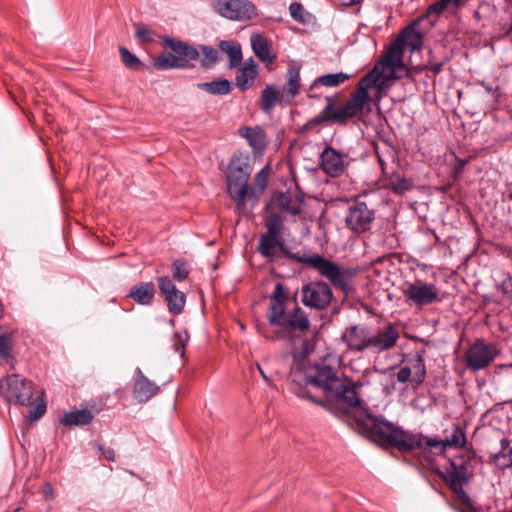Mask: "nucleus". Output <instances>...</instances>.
<instances>
[{
	"label": "nucleus",
	"mask_w": 512,
	"mask_h": 512,
	"mask_svg": "<svg viewBox=\"0 0 512 512\" xmlns=\"http://www.w3.org/2000/svg\"><path fill=\"white\" fill-rule=\"evenodd\" d=\"M403 55L404 42L398 38L374 68L360 80L356 91L344 105L336 108L337 98L326 97V106L311 122L316 125H345L349 119L362 114L371 101H380L386 84L401 77L398 72L404 71L406 77H411L405 68Z\"/></svg>",
	"instance_id": "obj_1"
},
{
	"label": "nucleus",
	"mask_w": 512,
	"mask_h": 512,
	"mask_svg": "<svg viewBox=\"0 0 512 512\" xmlns=\"http://www.w3.org/2000/svg\"><path fill=\"white\" fill-rule=\"evenodd\" d=\"M291 377L293 392L317 405H324V401L313 395L310 388L320 390L327 400L335 401L347 408L360 406L361 400L356 391L357 384L341 379L337 371L325 363L308 366L303 372L300 365L296 364L291 369Z\"/></svg>",
	"instance_id": "obj_2"
},
{
	"label": "nucleus",
	"mask_w": 512,
	"mask_h": 512,
	"mask_svg": "<svg viewBox=\"0 0 512 512\" xmlns=\"http://www.w3.org/2000/svg\"><path fill=\"white\" fill-rule=\"evenodd\" d=\"M370 437L379 445L396 448L401 452L421 450V434L406 432L392 423L376 417H369L365 422Z\"/></svg>",
	"instance_id": "obj_3"
},
{
	"label": "nucleus",
	"mask_w": 512,
	"mask_h": 512,
	"mask_svg": "<svg viewBox=\"0 0 512 512\" xmlns=\"http://www.w3.org/2000/svg\"><path fill=\"white\" fill-rule=\"evenodd\" d=\"M252 172L248 155H235L229 165L226 176L230 197L236 202L239 211L244 210L248 196V181Z\"/></svg>",
	"instance_id": "obj_4"
},
{
	"label": "nucleus",
	"mask_w": 512,
	"mask_h": 512,
	"mask_svg": "<svg viewBox=\"0 0 512 512\" xmlns=\"http://www.w3.org/2000/svg\"><path fill=\"white\" fill-rule=\"evenodd\" d=\"M300 262L309 264L318 273L329 280L336 288L341 290L346 296L353 291V279L357 271L354 268L338 265L318 254L298 258Z\"/></svg>",
	"instance_id": "obj_5"
},
{
	"label": "nucleus",
	"mask_w": 512,
	"mask_h": 512,
	"mask_svg": "<svg viewBox=\"0 0 512 512\" xmlns=\"http://www.w3.org/2000/svg\"><path fill=\"white\" fill-rule=\"evenodd\" d=\"M163 45L173 53L163 52L154 58L152 65L156 70L184 69L189 66V61L199 58L197 48L178 39L164 37Z\"/></svg>",
	"instance_id": "obj_6"
},
{
	"label": "nucleus",
	"mask_w": 512,
	"mask_h": 512,
	"mask_svg": "<svg viewBox=\"0 0 512 512\" xmlns=\"http://www.w3.org/2000/svg\"><path fill=\"white\" fill-rule=\"evenodd\" d=\"M402 294L407 304L418 308L432 305L441 300L436 285L420 279L405 282L402 287Z\"/></svg>",
	"instance_id": "obj_7"
},
{
	"label": "nucleus",
	"mask_w": 512,
	"mask_h": 512,
	"mask_svg": "<svg viewBox=\"0 0 512 512\" xmlns=\"http://www.w3.org/2000/svg\"><path fill=\"white\" fill-rule=\"evenodd\" d=\"M0 394L8 402L27 406L31 404L33 386L20 375L12 374L0 381Z\"/></svg>",
	"instance_id": "obj_8"
},
{
	"label": "nucleus",
	"mask_w": 512,
	"mask_h": 512,
	"mask_svg": "<svg viewBox=\"0 0 512 512\" xmlns=\"http://www.w3.org/2000/svg\"><path fill=\"white\" fill-rule=\"evenodd\" d=\"M498 354L499 350L495 344L477 339L465 353L466 368L472 372L483 370L495 360Z\"/></svg>",
	"instance_id": "obj_9"
},
{
	"label": "nucleus",
	"mask_w": 512,
	"mask_h": 512,
	"mask_svg": "<svg viewBox=\"0 0 512 512\" xmlns=\"http://www.w3.org/2000/svg\"><path fill=\"white\" fill-rule=\"evenodd\" d=\"M310 322L306 313L298 306L287 314L284 325L281 329L270 332L264 326H257L258 332L267 339H283L289 337L292 332H306L309 330Z\"/></svg>",
	"instance_id": "obj_10"
},
{
	"label": "nucleus",
	"mask_w": 512,
	"mask_h": 512,
	"mask_svg": "<svg viewBox=\"0 0 512 512\" xmlns=\"http://www.w3.org/2000/svg\"><path fill=\"white\" fill-rule=\"evenodd\" d=\"M220 16L234 21H246L257 15L256 6L250 0H211Z\"/></svg>",
	"instance_id": "obj_11"
},
{
	"label": "nucleus",
	"mask_w": 512,
	"mask_h": 512,
	"mask_svg": "<svg viewBox=\"0 0 512 512\" xmlns=\"http://www.w3.org/2000/svg\"><path fill=\"white\" fill-rule=\"evenodd\" d=\"M301 301L306 307L318 310L325 309L333 299L330 286L323 281H313L301 289Z\"/></svg>",
	"instance_id": "obj_12"
},
{
	"label": "nucleus",
	"mask_w": 512,
	"mask_h": 512,
	"mask_svg": "<svg viewBox=\"0 0 512 512\" xmlns=\"http://www.w3.org/2000/svg\"><path fill=\"white\" fill-rule=\"evenodd\" d=\"M375 213L363 202H356L349 207L345 218L346 226L355 233L368 231L374 221Z\"/></svg>",
	"instance_id": "obj_13"
},
{
	"label": "nucleus",
	"mask_w": 512,
	"mask_h": 512,
	"mask_svg": "<svg viewBox=\"0 0 512 512\" xmlns=\"http://www.w3.org/2000/svg\"><path fill=\"white\" fill-rule=\"evenodd\" d=\"M288 298V292L281 283L275 285L274 291L270 296V303L267 313L268 322L271 326L281 329L286 320L285 302Z\"/></svg>",
	"instance_id": "obj_14"
},
{
	"label": "nucleus",
	"mask_w": 512,
	"mask_h": 512,
	"mask_svg": "<svg viewBox=\"0 0 512 512\" xmlns=\"http://www.w3.org/2000/svg\"><path fill=\"white\" fill-rule=\"evenodd\" d=\"M348 164V155L338 152L330 146H327L320 154V167L331 177L342 175Z\"/></svg>",
	"instance_id": "obj_15"
},
{
	"label": "nucleus",
	"mask_w": 512,
	"mask_h": 512,
	"mask_svg": "<svg viewBox=\"0 0 512 512\" xmlns=\"http://www.w3.org/2000/svg\"><path fill=\"white\" fill-rule=\"evenodd\" d=\"M399 337V331L393 324L380 328L375 334H370L369 351L379 354L390 350L396 345Z\"/></svg>",
	"instance_id": "obj_16"
},
{
	"label": "nucleus",
	"mask_w": 512,
	"mask_h": 512,
	"mask_svg": "<svg viewBox=\"0 0 512 512\" xmlns=\"http://www.w3.org/2000/svg\"><path fill=\"white\" fill-rule=\"evenodd\" d=\"M341 339L351 351L362 353L369 350L370 332L365 326L351 325L347 327Z\"/></svg>",
	"instance_id": "obj_17"
},
{
	"label": "nucleus",
	"mask_w": 512,
	"mask_h": 512,
	"mask_svg": "<svg viewBox=\"0 0 512 512\" xmlns=\"http://www.w3.org/2000/svg\"><path fill=\"white\" fill-rule=\"evenodd\" d=\"M158 287L168 303L171 313L180 314L185 306V295L178 290L168 276L158 278Z\"/></svg>",
	"instance_id": "obj_18"
},
{
	"label": "nucleus",
	"mask_w": 512,
	"mask_h": 512,
	"mask_svg": "<svg viewBox=\"0 0 512 512\" xmlns=\"http://www.w3.org/2000/svg\"><path fill=\"white\" fill-rule=\"evenodd\" d=\"M160 391V387L146 377L140 368L135 369L133 397L140 403L149 401Z\"/></svg>",
	"instance_id": "obj_19"
},
{
	"label": "nucleus",
	"mask_w": 512,
	"mask_h": 512,
	"mask_svg": "<svg viewBox=\"0 0 512 512\" xmlns=\"http://www.w3.org/2000/svg\"><path fill=\"white\" fill-rule=\"evenodd\" d=\"M466 443V437L463 430L458 425H453L451 433L443 440L431 439L422 436L421 449L424 448H462Z\"/></svg>",
	"instance_id": "obj_20"
},
{
	"label": "nucleus",
	"mask_w": 512,
	"mask_h": 512,
	"mask_svg": "<svg viewBox=\"0 0 512 512\" xmlns=\"http://www.w3.org/2000/svg\"><path fill=\"white\" fill-rule=\"evenodd\" d=\"M441 477L453 491L458 492L467 481V465L462 458L454 459Z\"/></svg>",
	"instance_id": "obj_21"
},
{
	"label": "nucleus",
	"mask_w": 512,
	"mask_h": 512,
	"mask_svg": "<svg viewBox=\"0 0 512 512\" xmlns=\"http://www.w3.org/2000/svg\"><path fill=\"white\" fill-rule=\"evenodd\" d=\"M238 133L243 137L255 153H262L267 144V137L264 129L260 126H242Z\"/></svg>",
	"instance_id": "obj_22"
},
{
	"label": "nucleus",
	"mask_w": 512,
	"mask_h": 512,
	"mask_svg": "<svg viewBox=\"0 0 512 512\" xmlns=\"http://www.w3.org/2000/svg\"><path fill=\"white\" fill-rule=\"evenodd\" d=\"M286 85L282 91L286 97V103H291L298 95L301 87L300 66L292 64L286 72Z\"/></svg>",
	"instance_id": "obj_23"
},
{
	"label": "nucleus",
	"mask_w": 512,
	"mask_h": 512,
	"mask_svg": "<svg viewBox=\"0 0 512 512\" xmlns=\"http://www.w3.org/2000/svg\"><path fill=\"white\" fill-rule=\"evenodd\" d=\"M258 75V65L250 58L242 67L239 68L236 75V85L241 91L249 89Z\"/></svg>",
	"instance_id": "obj_24"
},
{
	"label": "nucleus",
	"mask_w": 512,
	"mask_h": 512,
	"mask_svg": "<svg viewBox=\"0 0 512 512\" xmlns=\"http://www.w3.org/2000/svg\"><path fill=\"white\" fill-rule=\"evenodd\" d=\"M286 103L284 93L275 85H267L261 92L260 108L265 113H270L276 104Z\"/></svg>",
	"instance_id": "obj_25"
},
{
	"label": "nucleus",
	"mask_w": 512,
	"mask_h": 512,
	"mask_svg": "<svg viewBox=\"0 0 512 512\" xmlns=\"http://www.w3.org/2000/svg\"><path fill=\"white\" fill-rule=\"evenodd\" d=\"M154 296L155 287L152 282H141L133 286L128 294V297L141 305H150Z\"/></svg>",
	"instance_id": "obj_26"
},
{
	"label": "nucleus",
	"mask_w": 512,
	"mask_h": 512,
	"mask_svg": "<svg viewBox=\"0 0 512 512\" xmlns=\"http://www.w3.org/2000/svg\"><path fill=\"white\" fill-rule=\"evenodd\" d=\"M269 173L270 167L266 165L256 174L253 186L248 190L247 196V199L251 201L252 207L256 205L259 197L263 194L268 183Z\"/></svg>",
	"instance_id": "obj_27"
},
{
	"label": "nucleus",
	"mask_w": 512,
	"mask_h": 512,
	"mask_svg": "<svg viewBox=\"0 0 512 512\" xmlns=\"http://www.w3.org/2000/svg\"><path fill=\"white\" fill-rule=\"evenodd\" d=\"M250 41L253 52L261 62L271 64L275 61L276 56L271 54L268 41L263 35L253 34Z\"/></svg>",
	"instance_id": "obj_28"
},
{
	"label": "nucleus",
	"mask_w": 512,
	"mask_h": 512,
	"mask_svg": "<svg viewBox=\"0 0 512 512\" xmlns=\"http://www.w3.org/2000/svg\"><path fill=\"white\" fill-rule=\"evenodd\" d=\"M273 206L292 215L301 212L300 202L287 193H279L273 199Z\"/></svg>",
	"instance_id": "obj_29"
},
{
	"label": "nucleus",
	"mask_w": 512,
	"mask_h": 512,
	"mask_svg": "<svg viewBox=\"0 0 512 512\" xmlns=\"http://www.w3.org/2000/svg\"><path fill=\"white\" fill-rule=\"evenodd\" d=\"M219 48L228 56V66L230 69L239 66L242 61V51L239 43L235 41L224 40L220 42Z\"/></svg>",
	"instance_id": "obj_30"
},
{
	"label": "nucleus",
	"mask_w": 512,
	"mask_h": 512,
	"mask_svg": "<svg viewBox=\"0 0 512 512\" xmlns=\"http://www.w3.org/2000/svg\"><path fill=\"white\" fill-rule=\"evenodd\" d=\"M278 244V236L264 233L259 238L257 250L263 257L273 259L277 254Z\"/></svg>",
	"instance_id": "obj_31"
},
{
	"label": "nucleus",
	"mask_w": 512,
	"mask_h": 512,
	"mask_svg": "<svg viewBox=\"0 0 512 512\" xmlns=\"http://www.w3.org/2000/svg\"><path fill=\"white\" fill-rule=\"evenodd\" d=\"M197 88L211 95H227L232 91V84L227 79H217L211 82L198 83Z\"/></svg>",
	"instance_id": "obj_32"
},
{
	"label": "nucleus",
	"mask_w": 512,
	"mask_h": 512,
	"mask_svg": "<svg viewBox=\"0 0 512 512\" xmlns=\"http://www.w3.org/2000/svg\"><path fill=\"white\" fill-rule=\"evenodd\" d=\"M350 75L344 72L331 73L317 77L314 82L309 87V91H312L318 85H322L325 87H337L347 80H349Z\"/></svg>",
	"instance_id": "obj_33"
},
{
	"label": "nucleus",
	"mask_w": 512,
	"mask_h": 512,
	"mask_svg": "<svg viewBox=\"0 0 512 512\" xmlns=\"http://www.w3.org/2000/svg\"><path fill=\"white\" fill-rule=\"evenodd\" d=\"M93 420V414L90 410H77L66 413L62 418V424L65 426L87 425Z\"/></svg>",
	"instance_id": "obj_34"
},
{
	"label": "nucleus",
	"mask_w": 512,
	"mask_h": 512,
	"mask_svg": "<svg viewBox=\"0 0 512 512\" xmlns=\"http://www.w3.org/2000/svg\"><path fill=\"white\" fill-rule=\"evenodd\" d=\"M408 367L412 371L413 386L417 387L421 385L426 377V366L423 356L421 354H417L416 358L411 362V365Z\"/></svg>",
	"instance_id": "obj_35"
},
{
	"label": "nucleus",
	"mask_w": 512,
	"mask_h": 512,
	"mask_svg": "<svg viewBox=\"0 0 512 512\" xmlns=\"http://www.w3.org/2000/svg\"><path fill=\"white\" fill-rule=\"evenodd\" d=\"M493 462L501 467L512 466V447L507 439L501 440V450L492 455Z\"/></svg>",
	"instance_id": "obj_36"
},
{
	"label": "nucleus",
	"mask_w": 512,
	"mask_h": 512,
	"mask_svg": "<svg viewBox=\"0 0 512 512\" xmlns=\"http://www.w3.org/2000/svg\"><path fill=\"white\" fill-rule=\"evenodd\" d=\"M399 38L404 42V48L408 46L412 51L418 50L422 46V36L413 25L408 26L402 37Z\"/></svg>",
	"instance_id": "obj_37"
},
{
	"label": "nucleus",
	"mask_w": 512,
	"mask_h": 512,
	"mask_svg": "<svg viewBox=\"0 0 512 512\" xmlns=\"http://www.w3.org/2000/svg\"><path fill=\"white\" fill-rule=\"evenodd\" d=\"M266 234L273 236H282L283 231V218L274 212L269 213L265 219Z\"/></svg>",
	"instance_id": "obj_38"
},
{
	"label": "nucleus",
	"mask_w": 512,
	"mask_h": 512,
	"mask_svg": "<svg viewBox=\"0 0 512 512\" xmlns=\"http://www.w3.org/2000/svg\"><path fill=\"white\" fill-rule=\"evenodd\" d=\"M202 53L203 57L201 58V66L204 68L213 67L219 59V52L215 48L202 45L200 46L199 53Z\"/></svg>",
	"instance_id": "obj_39"
},
{
	"label": "nucleus",
	"mask_w": 512,
	"mask_h": 512,
	"mask_svg": "<svg viewBox=\"0 0 512 512\" xmlns=\"http://www.w3.org/2000/svg\"><path fill=\"white\" fill-rule=\"evenodd\" d=\"M119 52L121 55V60L124 65L132 70H140L143 67L140 59L133 53H131L126 47L120 46Z\"/></svg>",
	"instance_id": "obj_40"
},
{
	"label": "nucleus",
	"mask_w": 512,
	"mask_h": 512,
	"mask_svg": "<svg viewBox=\"0 0 512 512\" xmlns=\"http://www.w3.org/2000/svg\"><path fill=\"white\" fill-rule=\"evenodd\" d=\"M13 343L9 334L0 335V360L9 362L12 359Z\"/></svg>",
	"instance_id": "obj_41"
},
{
	"label": "nucleus",
	"mask_w": 512,
	"mask_h": 512,
	"mask_svg": "<svg viewBox=\"0 0 512 512\" xmlns=\"http://www.w3.org/2000/svg\"><path fill=\"white\" fill-rule=\"evenodd\" d=\"M189 275L186 263L182 260H175L172 264V277L174 280L181 282Z\"/></svg>",
	"instance_id": "obj_42"
},
{
	"label": "nucleus",
	"mask_w": 512,
	"mask_h": 512,
	"mask_svg": "<svg viewBox=\"0 0 512 512\" xmlns=\"http://www.w3.org/2000/svg\"><path fill=\"white\" fill-rule=\"evenodd\" d=\"M289 12L291 17L302 24H305L307 21L305 19V15H308V13L305 12L304 7L301 3L293 2L289 6Z\"/></svg>",
	"instance_id": "obj_43"
},
{
	"label": "nucleus",
	"mask_w": 512,
	"mask_h": 512,
	"mask_svg": "<svg viewBox=\"0 0 512 512\" xmlns=\"http://www.w3.org/2000/svg\"><path fill=\"white\" fill-rule=\"evenodd\" d=\"M135 36L143 43H150L153 41L152 31L143 24L136 25Z\"/></svg>",
	"instance_id": "obj_44"
},
{
	"label": "nucleus",
	"mask_w": 512,
	"mask_h": 512,
	"mask_svg": "<svg viewBox=\"0 0 512 512\" xmlns=\"http://www.w3.org/2000/svg\"><path fill=\"white\" fill-rule=\"evenodd\" d=\"M459 498L462 503L461 512H477L475 509L472 500L468 497L467 494L463 492V490H458Z\"/></svg>",
	"instance_id": "obj_45"
},
{
	"label": "nucleus",
	"mask_w": 512,
	"mask_h": 512,
	"mask_svg": "<svg viewBox=\"0 0 512 512\" xmlns=\"http://www.w3.org/2000/svg\"><path fill=\"white\" fill-rule=\"evenodd\" d=\"M396 379L400 383L411 382L413 384V376L412 371L408 366H403L399 369V371L395 375Z\"/></svg>",
	"instance_id": "obj_46"
},
{
	"label": "nucleus",
	"mask_w": 512,
	"mask_h": 512,
	"mask_svg": "<svg viewBox=\"0 0 512 512\" xmlns=\"http://www.w3.org/2000/svg\"><path fill=\"white\" fill-rule=\"evenodd\" d=\"M45 411H46L45 404H38L32 410L29 411L28 418L31 421H36L44 415Z\"/></svg>",
	"instance_id": "obj_47"
},
{
	"label": "nucleus",
	"mask_w": 512,
	"mask_h": 512,
	"mask_svg": "<svg viewBox=\"0 0 512 512\" xmlns=\"http://www.w3.org/2000/svg\"><path fill=\"white\" fill-rule=\"evenodd\" d=\"M447 7H448V5L443 0H439L438 2L430 5L427 9V12L430 15L431 14L437 15V14H440L441 12H443Z\"/></svg>",
	"instance_id": "obj_48"
},
{
	"label": "nucleus",
	"mask_w": 512,
	"mask_h": 512,
	"mask_svg": "<svg viewBox=\"0 0 512 512\" xmlns=\"http://www.w3.org/2000/svg\"><path fill=\"white\" fill-rule=\"evenodd\" d=\"M97 449L101 452L102 457L108 461H115V452L111 447L97 445Z\"/></svg>",
	"instance_id": "obj_49"
},
{
	"label": "nucleus",
	"mask_w": 512,
	"mask_h": 512,
	"mask_svg": "<svg viewBox=\"0 0 512 512\" xmlns=\"http://www.w3.org/2000/svg\"><path fill=\"white\" fill-rule=\"evenodd\" d=\"M175 338L179 342V343H175V345H174L175 351L177 353H179L181 356H184L187 337L183 338L181 334L176 333Z\"/></svg>",
	"instance_id": "obj_50"
},
{
	"label": "nucleus",
	"mask_w": 512,
	"mask_h": 512,
	"mask_svg": "<svg viewBox=\"0 0 512 512\" xmlns=\"http://www.w3.org/2000/svg\"><path fill=\"white\" fill-rule=\"evenodd\" d=\"M43 496L46 498V499H52V494H53V488L52 486L49 484V483H46L43 487Z\"/></svg>",
	"instance_id": "obj_51"
},
{
	"label": "nucleus",
	"mask_w": 512,
	"mask_h": 512,
	"mask_svg": "<svg viewBox=\"0 0 512 512\" xmlns=\"http://www.w3.org/2000/svg\"><path fill=\"white\" fill-rule=\"evenodd\" d=\"M277 250H279L282 254H284L286 256L288 255V250L285 245V240L282 236L279 237V244H278Z\"/></svg>",
	"instance_id": "obj_52"
},
{
	"label": "nucleus",
	"mask_w": 512,
	"mask_h": 512,
	"mask_svg": "<svg viewBox=\"0 0 512 512\" xmlns=\"http://www.w3.org/2000/svg\"><path fill=\"white\" fill-rule=\"evenodd\" d=\"M448 6L449 5H454V6H458L461 2V0H443Z\"/></svg>",
	"instance_id": "obj_53"
},
{
	"label": "nucleus",
	"mask_w": 512,
	"mask_h": 512,
	"mask_svg": "<svg viewBox=\"0 0 512 512\" xmlns=\"http://www.w3.org/2000/svg\"><path fill=\"white\" fill-rule=\"evenodd\" d=\"M257 368L262 376V378L266 381V382H270L269 378L267 377V375L264 373L263 369L261 368L260 365H257Z\"/></svg>",
	"instance_id": "obj_54"
},
{
	"label": "nucleus",
	"mask_w": 512,
	"mask_h": 512,
	"mask_svg": "<svg viewBox=\"0 0 512 512\" xmlns=\"http://www.w3.org/2000/svg\"><path fill=\"white\" fill-rule=\"evenodd\" d=\"M442 68V64H435L433 67H432V71L438 73Z\"/></svg>",
	"instance_id": "obj_55"
},
{
	"label": "nucleus",
	"mask_w": 512,
	"mask_h": 512,
	"mask_svg": "<svg viewBox=\"0 0 512 512\" xmlns=\"http://www.w3.org/2000/svg\"><path fill=\"white\" fill-rule=\"evenodd\" d=\"M362 0H350L349 1V5H356V4H359Z\"/></svg>",
	"instance_id": "obj_56"
},
{
	"label": "nucleus",
	"mask_w": 512,
	"mask_h": 512,
	"mask_svg": "<svg viewBox=\"0 0 512 512\" xmlns=\"http://www.w3.org/2000/svg\"><path fill=\"white\" fill-rule=\"evenodd\" d=\"M404 188H405L404 184H400L397 187H395L394 190L397 191V190H402Z\"/></svg>",
	"instance_id": "obj_57"
},
{
	"label": "nucleus",
	"mask_w": 512,
	"mask_h": 512,
	"mask_svg": "<svg viewBox=\"0 0 512 512\" xmlns=\"http://www.w3.org/2000/svg\"><path fill=\"white\" fill-rule=\"evenodd\" d=\"M475 17L478 18V19L480 18V14H479L478 11H475Z\"/></svg>",
	"instance_id": "obj_58"
},
{
	"label": "nucleus",
	"mask_w": 512,
	"mask_h": 512,
	"mask_svg": "<svg viewBox=\"0 0 512 512\" xmlns=\"http://www.w3.org/2000/svg\"><path fill=\"white\" fill-rule=\"evenodd\" d=\"M20 511V508H17L14 512H19Z\"/></svg>",
	"instance_id": "obj_59"
},
{
	"label": "nucleus",
	"mask_w": 512,
	"mask_h": 512,
	"mask_svg": "<svg viewBox=\"0 0 512 512\" xmlns=\"http://www.w3.org/2000/svg\"><path fill=\"white\" fill-rule=\"evenodd\" d=\"M509 512H512V509Z\"/></svg>",
	"instance_id": "obj_60"
}]
</instances>
